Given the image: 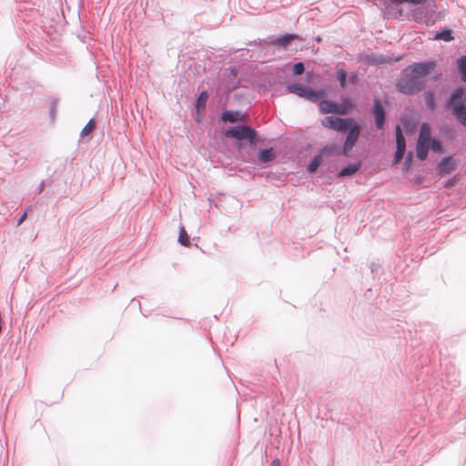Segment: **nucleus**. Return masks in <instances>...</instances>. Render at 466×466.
I'll use <instances>...</instances> for the list:
<instances>
[{
    "mask_svg": "<svg viewBox=\"0 0 466 466\" xmlns=\"http://www.w3.org/2000/svg\"><path fill=\"white\" fill-rule=\"evenodd\" d=\"M228 70L229 71L228 78L234 81L237 80L238 76V68L236 66H229Z\"/></svg>",
    "mask_w": 466,
    "mask_h": 466,
    "instance_id": "ea45409f",
    "label": "nucleus"
},
{
    "mask_svg": "<svg viewBox=\"0 0 466 466\" xmlns=\"http://www.w3.org/2000/svg\"><path fill=\"white\" fill-rule=\"evenodd\" d=\"M390 5L398 6L403 4H408L411 6L424 5L428 0H387Z\"/></svg>",
    "mask_w": 466,
    "mask_h": 466,
    "instance_id": "c85d7f7f",
    "label": "nucleus"
},
{
    "mask_svg": "<svg viewBox=\"0 0 466 466\" xmlns=\"http://www.w3.org/2000/svg\"><path fill=\"white\" fill-rule=\"evenodd\" d=\"M395 141L396 149L393 154V163L399 162L405 155L406 152V138L399 125L395 127Z\"/></svg>",
    "mask_w": 466,
    "mask_h": 466,
    "instance_id": "9b49d317",
    "label": "nucleus"
},
{
    "mask_svg": "<svg viewBox=\"0 0 466 466\" xmlns=\"http://www.w3.org/2000/svg\"><path fill=\"white\" fill-rule=\"evenodd\" d=\"M269 466H280V461H279V459H278V458L273 459V460L270 461Z\"/></svg>",
    "mask_w": 466,
    "mask_h": 466,
    "instance_id": "c03bdc74",
    "label": "nucleus"
},
{
    "mask_svg": "<svg viewBox=\"0 0 466 466\" xmlns=\"http://www.w3.org/2000/svg\"><path fill=\"white\" fill-rule=\"evenodd\" d=\"M436 67L437 60L432 58L420 62H413L409 65V69L414 72V74L420 79H425L426 76L435 71Z\"/></svg>",
    "mask_w": 466,
    "mask_h": 466,
    "instance_id": "6e6552de",
    "label": "nucleus"
},
{
    "mask_svg": "<svg viewBox=\"0 0 466 466\" xmlns=\"http://www.w3.org/2000/svg\"><path fill=\"white\" fill-rule=\"evenodd\" d=\"M369 268L370 269V273H371L373 279H375L378 275L382 273V271H381L382 265L379 260L370 262L369 265Z\"/></svg>",
    "mask_w": 466,
    "mask_h": 466,
    "instance_id": "f704fd0d",
    "label": "nucleus"
},
{
    "mask_svg": "<svg viewBox=\"0 0 466 466\" xmlns=\"http://www.w3.org/2000/svg\"><path fill=\"white\" fill-rule=\"evenodd\" d=\"M466 103V91L463 92V88L461 86L454 87L444 103V108L447 111H451V115L456 117V116L462 109L464 104Z\"/></svg>",
    "mask_w": 466,
    "mask_h": 466,
    "instance_id": "423d86ee",
    "label": "nucleus"
},
{
    "mask_svg": "<svg viewBox=\"0 0 466 466\" xmlns=\"http://www.w3.org/2000/svg\"><path fill=\"white\" fill-rule=\"evenodd\" d=\"M208 96L209 95L207 90L200 91L194 102L195 108L207 110V102L208 100Z\"/></svg>",
    "mask_w": 466,
    "mask_h": 466,
    "instance_id": "bb28decb",
    "label": "nucleus"
},
{
    "mask_svg": "<svg viewBox=\"0 0 466 466\" xmlns=\"http://www.w3.org/2000/svg\"><path fill=\"white\" fill-rule=\"evenodd\" d=\"M403 10L402 9H399L397 12H396V15H395V17L399 18V17H401L403 15Z\"/></svg>",
    "mask_w": 466,
    "mask_h": 466,
    "instance_id": "de8ad7c7",
    "label": "nucleus"
},
{
    "mask_svg": "<svg viewBox=\"0 0 466 466\" xmlns=\"http://www.w3.org/2000/svg\"><path fill=\"white\" fill-rule=\"evenodd\" d=\"M335 77L342 88L347 86L348 72L343 67L336 68Z\"/></svg>",
    "mask_w": 466,
    "mask_h": 466,
    "instance_id": "c756f323",
    "label": "nucleus"
},
{
    "mask_svg": "<svg viewBox=\"0 0 466 466\" xmlns=\"http://www.w3.org/2000/svg\"><path fill=\"white\" fill-rule=\"evenodd\" d=\"M240 86L239 85V81L237 80L236 82H233V83H228V91H232V90H235L237 88H238Z\"/></svg>",
    "mask_w": 466,
    "mask_h": 466,
    "instance_id": "a19ab883",
    "label": "nucleus"
},
{
    "mask_svg": "<svg viewBox=\"0 0 466 466\" xmlns=\"http://www.w3.org/2000/svg\"><path fill=\"white\" fill-rule=\"evenodd\" d=\"M45 186H46L45 181L44 180L41 181L36 188V193L41 194L45 190Z\"/></svg>",
    "mask_w": 466,
    "mask_h": 466,
    "instance_id": "79ce46f5",
    "label": "nucleus"
},
{
    "mask_svg": "<svg viewBox=\"0 0 466 466\" xmlns=\"http://www.w3.org/2000/svg\"><path fill=\"white\" fill-rule=\"evenodd\" d=\"M276 152L273 147H259L257 151V159L260 164H268L275 160Z\"/></svg>",
    "mask_w": 466,
    "mask_h": 466,
    "instance_id": "6ab92c4d",
    "label": "nucleus"
},
{
    "mask_svg": "<svg viewBox=\"0 0 466 466\" xmlns=\"http://www.w3.org/2000/svg\"><path fill=\"white\" fill-rule=\"evenodd\" d=\"M455 118L462 127H466V103Z\"/></svg>",
    "mask_w": 466,
    "mask_h": 466,
    "instance_id": "c9c22d12",
    "label": "nucleus"
},
{
    "mask_svg": "<svg viewBox=\"0 0 466 466\" xmlns=\"http://www.w3.org/2000/svg\"><path fill=\"white\" fill-rule=\"evenodd\" d=\"M432 133H431V126L429 122H422L420 126V132H419V136H418V139L417 141H420V142H428V140H430V138H431L432 137Z\"/></svg>",
    "mask_w": 466,
    "mask_h": 466,
    "instance_id": "b1692460",
    "label": "nucleus"
},
{
    "mask_svg": "<svg viewBox=\"0 0 466 466\" xmlns=\"http://www.w3.org/2000/svg\"><path fill=\"white\" fill-rule=\"evenodd\" d=\"M423 97L426 108L431 112L435 111L437 108L435 90H426L423 94Z\"/></svg>",
    "mask_w": 466,
    "mask_h": 466,
    "instance_id": "5701e85b",
    "label": "nucleus"
},
{
    "mask_svg": "<svg viewBox=\"0 0 466 466\" xmlns=\"http://www.w3.org/2000/svg\"><path fill=\"white\" fill-rule=\"evenodd\" d=\"M32 209H33L32 206H29V207H27V208L24 210L23 214H25V217H27L28 213H29V212H32Z\"/></svg>",
    "mask_w": 466,
    "mask_h": 466,
    "instance_id": "49530a36",
    "label": "nucleus"
},
{
    "mask_svg": "<svg viewBox=\"0 0 466 466\" xmlns=\"http://www.w3.org/2000/svg\"><path fill=\"white\" fill-rule=\"evenodd\" d=\"M357 107V102L347 95H341L339 96V114L350 113Z\"/></svg>",
    "mask_w": 466,
    "mask_h": 466,
    "instance_id": "f3484780",
    "label": "nucleus"
},
{
    "mask_svg": "<svg viewBox=\"0 0 466 466\" xmlns=\"http://www.w3.org/2000/svg\"><path fill=\"white\" fill-rule=\"evenodd\" d=\"M305 71V64L303 62H296L292 66V73L294 76H299Z\"/></svg>",
    "mask_w": 466,
    "mask_h": 466,
    "instance_id": "4c0bfd02",
    "label": "nucleus"
},
{
    "mask_svg": "<svg viewBox=\"0 0 466 466\" xmlns=\"http://www.w3.org/2000/svg\"><path fill=\"white\" fill-rule=\"evenodd\" d=\"M411 19L416 23H425L428 26L434 24L432 14L427 9L426 5H417V7L411 10Z\"/></svg>",
    "mask_w": 466,
    "mask_h": 466,
    "instance_id": "f8f14e48",
    "label": "nucleus"
},
{
    "mask_svg": "<svg viewBox=\"0 0 466 466\" xmlns=\"http://www.w3.org/2000/svg\"><path fill=\"white\" fill-rule=\"evenodd\" d=\"M205 114H206V110L205 109L195 108V112H194V120H195V122L198 123V124L203 123L204 117H205Z\"/></svg>",
    "mask_w": 466,
    "mask_h": 466,
    "instance_id": "e433bc0d",
    "label": "nucleus"
},
{
    "mask_svg": "<svg viewBox=\"0 0 466 466\" xmlns=\"http://www.w3.org/2000/svg\"><path fill=\"white\" fill-rule=\"evenodd\" d=\"M361 167L362 161L360 159L354 162H349L338 171L336 176L339 178L350 177L357 174L360 170Z\"/></svg>",
    "mask_w": 466,
    "mask_h": 466,
    "instance_id": "4468645a",
    "label": "nucleus"
},
{
    "mask_svg": "<svg viewBox=\"0 0 466 466\" xmlns=\"http://www.w3.org/2000/svg\"><path fill=\"white\" fill-rule=\"evenodd\" d=\"M413 158H414L413 151H408V153L406 154L405 159H404L403 167H402V170L404 172H408L410 170V168L412 167V165H413Z\"/></svg>",
    "mask_w": 466,
    "mask_h": 466,
    "instance_id": "72a5a7b5",
    "label": "nucleus"
},
{
    "mask_svg": "<svg viewBox=\"0 0 466 466\" xmlns=\"http://www.w3.org/2000/svg\"><path fill=\"white\" fill-rule=\"evenodd\" d=\"M441 135L447 140V141H454L457 138V131L454 127H451L448 124H443L439 128Z\"/></svg>",
    "mask_w": 466,
    "mask_h": 466,
    "instance_id": "393cba45",
    "label": "nucleus"
},
{
    "mask_svg": "<svg viewBox=\"0 0 466 466\" xmlns=\"http://www.w3.org/2000/svg\"><path fill=\"white\" fill-rule=\"evenodd\" d=\"M247 45H255V46H258L260 45V39H258V40H254V41H249Z\"/></svg>",
    "mask_w": 466,
    "mask_h": 466,
    "instance_id": "a18cd8bd",
    "label": "nucleus"
},
{
    "mask_svg": "<svg viewBox=\"0 0 466 466\" xmlns=\"http://www.w3.org/2000/svg\"><path fill=\"white\" fill-rule=\"evenodd\" d=\"M177 242L184 247H188L190 245V238L184 226H180L179 228Z\"/></svg>",
    "mask_w": 466,
    "mask_h": 466,
    "instance_id": "7c9ffc66",
    "label": "nucleus"
},
{
    "mask_svg": "<svg viewBox=\"0 0 466 466\" xmlns=\"http://www.w3.org/2000/svg\"><path fill=\"white\" fill-rule=\"evenodd\" d=\"M316 103H318L319 110L322 115L333 113L339 114V103L336 101L323 97L318 100Z\"/></svg>",
    "mask_w": 466,
    "mask_h": 466,
    "instance_id": "2eb2a0df",
    "label": "nucleus"
},
{
    "mask_svg": "<svg viewBox=\"0 0 466 466\" xmlns=\"http://www.w3.org/2000/svg\"><path fill=\"white\" fill-rule=\"evenodd\" d=\"M312 74H313L312 71L306 73V77H307L308 80L311 78Z\"/></svg>",
    "mask_w": 466,
    "mask_h": 466,
    "instance_id": "09e8293b",
    "label": "nucleus"
},
{
    "mask_svg": "<svg viewBox=\"0 0 466 466\" xmlns=\"http://www.w3.org/2000/svg\"><path fill=\"white\" fill-rule=\"evenodd\" d=\"M370 113L373 116L374 125L377 130H381L386 125L385 106L378 97H374Z\"/></svg>",
    "mask_w": 466,
    "mask_h": 466,
    "instance_id": "1a4fd4ad",
    "label": "nucleus"
},
{
    "mask_svg": "<svg viewBox=\"0 0 466 466\" xmlns=\"http://www.w3.org/2000/svg\"><path fill=\"white\" fill-rule=\"evenodd\" d=\"M285 90L288 94H294L312 103H316L320 98L327 97L328 96V92L324 88H316L297 81L288 83Z\"/></svg>",
    "mask_w": 466,
    "mask_h": 466,
    "instance_id": "39448f33",
    "label": "nucleus"
},
{
    "mask_svg": "<svg viewBox=\"0 0 466 466\" xmlns=\"http://www.w3.org/2000/svg\"><path fill=\"white\" fill-rule=\"evenodd\" d=\"M27 217H25V214H22L16 220V226L19 227L24 223Z\"/></svg>",
    "mask_w": 466,
    "mask_h": 466,
    "instance_id": "37998d69",
    "label": "nucleus"
},
{
    "mask_svg": "<svg viewBox=\"0 0 466 466\" xmlns=\"http://www.w3.org/2000/svg\"><path fill=\"white\" fill-rule=\"evenodd\" d=\"M323 157L324 155L320 152V149L318 151L317 154L313 156V157L310 158L309 161L306 169L307 172L310 175L316 174L318 171V168L321 166L323 163Z\"/></svg>",
    "mask_w": 466,
    "mask_h": 466,
    "instance_id": "412c9836",
    "label": "nucleus"
},
{
    "mask_svg": "<svg viewBox=\"0 0 466 466\" xmlns=\"http://www.w3.org/2000/svg\"><path fill=\"white\" fill-rule=\"evenodd\" d=\"M430 39L433 41H443L449 43L455 39L454 31L451 27L445 25L437 30L433 36Z\"/></svg>",
    "mask_w": 466,
    "mask_h": 466,
    "instance_id": "a211bd4d",
    "label": "nucleus"
},
{
    "mask_svg": "<svg viewBox=\"0 0 466 466\" xmlns=\"http://www.w3.org/2000/svg\"><path fill=\"white\" fill-rule=\"evenodd\" d=\"M360 135H357L351 132H348L342 138V145L339 143H329L320 147V152L324 157H337L342 156L348 157L350 153L357 145Z\"/></svg>",
    "mask_w": 466,
    "mask_h": 466,
    "instance_id": "20e7f679",
    "label": "nucleus"
},
{
    "mask_svg": "<svg viewBox=\"0 0 466 466\" xmlns=\"http://www.w3.org/2000/svg\"><path fill=\"white\" fill-rule=\"evenodd\" d=\"M58 104H59V98L54 97L51 101V104L49 106V112H48L51 122H54L56 120Z\"/></svg>",
    "mask_w": 466,
    "mask_h": 466,
    "instance_id": "2f4dec72",
    "label": "nucleus"
},
{
    "mask_svg": "<svg viewBox=\"0 0 466 466\" xmlns=\"http://www.w3.org/2000/svg\"><path fill=\"white\" fill-rule=\"evenodd\" d=\"M316 41H317V42H320V41H321L320 36H318V37L316 38Z\"/></svg>",
    "mask_w": 466,
    "mask_h": 466,
    "instance_id": "8fccbe9b",
    "label": "nucleus"
},
{
    "mask_svg": "<svg viewBox=\"0 0 466 466\" xmlns=\"http://www.w3.org/2000/svg\"><path fill=\"white\" fill-rule=\"evenodd\" d=\"M96 127V121L95 118L92 117L86 126L82 128L80 132V137L85 138L92 130H94Z\"/></svg>",
    "mask_w": 466,
    "mask_h": 466,
    "instance_id": "473e14b6",
    "label": "nucleus"
},
{
    "mask_svg": "<svg viewBox=\"0 0 466 466\" xmlns=\"http://www.w3.org/2000/svg\"><path fill=\"white\" fill-rule=\"evenodd\" d=\"M458 162L453 155H447L441 157V159L436 165V172L439 176L444 177L451 175L457 169Z\"/></svg>",
    "mask_w": 466,
    "mask_h": 466,
    "instance_id": "9d476101",
    "label": "nucleus"
},
{
    "mask_svg": "<svg viewBox=\"0 0 466 466\" xmlns=\"http://www.w3.org/2000/svg\"><path fill=\"white\" fill-rule=\"evenodd\" d=\"M404 54L395 55V54H387V55H373L369 60L376 65H390L395 62H399L404 58Z\"/></svg>",
    "mask_w": 466,
    "mask_h": 466,
    "instance_id": "ddd939ff",
    "label": "nucleus"
},
{
    "mask_svg": "<svg viewBox=\"0 0 466 466\" xmlns=\"http://www.w3.org/2000/svg\"><path fill=\"white\" fill-rule=\"evenodd\" d=\"M359 80L360 77L358 72L352 71L350 75L348 74L347 84L349 83L355 86L359 83Z\"/></svg>",
    "mask_w": 466,
    "mask_h": 466,
    "instance_id": "58836bf2",
    "label": "nucleus"
},
{
    "mask_svg": "<svg viewBox=\"0 0 466 466\" xmlns=\"http://www.w3.org/2000/svg\"><path fill=\"white\" fill-rule=\"evenodd\" d=\"M399 93L406 96H414L423 91L427 86L426 79L419 78L414 72L409 69V66L400 72V76L395 84Z\"/></svg>",
    "mask_w": 466,
    "mask_h": 466,
    "instance_id": "7ed1b4c3",
    "label": "nucleus"
},
{
    "mask_svg": "<svg viewBox=\"0 0 466 466\" xmlns=\"http://www.w3.org/2000/svg\"><path fill=\"white\" fill-rule=\"evenodd\" d=\"M431 150L428 143L417 141L416 143V157L419 160H425L429 156V151Z\"/></svg>",
    "mask_w": 466,
    "mask_h": 466,
    "instance_id": "a878e982",
    "label": "nucleus"
},
{
    "mask_svg": "<svg viewBox=\"0 0 466 466\" xmlns=\"http://www.w3.org/2000/svg\"><path fill=\"white\" fill-rule=\"evenodd\" d=\"M456 65L461 81L466 83V54L457 57Z\"/></svg>",
    "mask_w": 466,
    "mask_h": 466,
    "instance_id": "cd10ccee",
    "label": "nucleus"
},
{
    "mask_svg": "<svg viewBox=\"0 0 466 466\" xmlns=\"http://www.w3.org/2000/svg\"><path fill=\"white\" fill-rule=\"evenodd\" d=\"M224 136L227 138L235 140V147L238 152L248 147L246 151L247 157H244L245 161L254 158L255 153L257 154L258 149L257 148L258 144L265 140L257 129L244 123L236 124L228 127L224 131Z\"/></svg>",
    "mask_w": 466,
    "mask_h": 466,
    "instance_id": "f257e3e1",
    "label": "nucleus"
},
{
    "mask_svg": "<svg viewBox=\"0 0 466 466\" xmlns=\"http://www.w3.org/2000/svg\"><path fill=\"white\" fill-rule=\"evenodd\" d=\"M427 143L433 153L441 155L447 151V147L442 143L438 136H432Z\"/></svg>",
    "mask_w": 466,
    "mask_h": 466,
    "instance_id": "4be33fe9",
    "label": "nucleus"
},
{
    "mask_svg": "<svg viewBox=\"0 0 466 466\" xmlns=\"http://www.w3.org/2000/svg\"><path fill=\"white\" fill-rule=\"evenodd\" d=\"M321 125L328 129L345 135L351 131L354 134L360 135L361 128L365 127V123L360 119L351 116L341 117L335 115L322 118Z\"/></svg>",
    "mask_w": 466,
    "mask_h": 466,
    "instance_id": "f03ea898",
    "label": "nucleus"
},
{
    "mask_svg": "<svg viewBox=\"0 0 466 466\" xmlns=\"http://www.w3.org/2000/svg\"><path fill=\"white\" fill-rule=\"evenodd\" d=\"M400 124L407 135H412L417 127V120L412 116L402 115L400 117Z\"/></svg>",
    "mask_w": 466,
    "mask_h": 466,
    "instance_id": "aec40b11",
    "label": "nucleus"
},
{
    "mask_svg": "<svg viewBox=\"0 0 466 466\" xmlns=\"http://www.w3.org/2000/svg\"><path fill=\"white\" fill-rule=\"evenodd\" d=\"M302 38L296 33H283L279 35H270L267 37L265 43L273 46L281 50H288L292 42L301 41Z\"/></svg>",
    "mask_w": 466,
    "mask_h": 466,
    "instance_id": "0eeeda50",
    "label": "nucleus"
},
{
    "mask_svg": "<svg viewBox=\"0 0 466 466\" xmlns=\"http://www.w3.org/2000/svg\"><path fill=\"white\" fill-rule=\"evenodd\" d=\"M246 112L242 110L224 109L220 115V121L224 123H235L244 118Z\"/></svg>",
    "mask_w": 466,
    "mask_h": 466,
    "instance_id": "dca6fc26",
    "label": "nucleus"
}]
</instances>
